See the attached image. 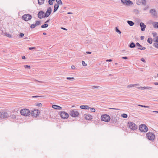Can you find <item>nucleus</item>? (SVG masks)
<instances>
[{
  "label": "nucleus",
  "mask_w": 158,
  "mask_h": 158,
  "mask_svg": "<svg viewBox=\"0 0 158 158\" xmlns=\"http://www.w3.org/2000/svg\"><path fill=\"white\" fill-rule=\"evenodd\" d=\"M127 126L131 129L135 130L137 128V126L134 123L129 122L127 123Z\"/></svg>",
  "instance_id": "nucleus-1"
},
{
  "label": "nucleus",
  "mask_w": 158,
  "mask_h": 158,
  "mask_svg": "<svg viewBox=\"0 0 158 158\" xmlns=\"http://www.w3.org/2000/svg\"><path fill=\"white\" fill-rule=\"evenodd\" d=\"M20 113L22 115L25 116H28L30 114L29 110L27 109H23L20 110Z\"/></svg>",
  "instance_id": "nucleus-2"
},
{
  "label": "nucleus",
  "mask_w": 158,
  "mask_h": 158,
  "mask_svg": "<svg viewBox=\"0 0 158 158\" xmlns=\"http://www.w3.org/2000/svg\"><path fill=\"white\" fill-rule=\"evenodd\" d=\"M139 130L141 132H146L148 131V129L145 125L141 124L139 126Z\"/></svg>",
  "instance_id": "nucleus-3"
},
{
  "label": "nucleus",
  "mask_w": 158,
  "mask_h": 158,
  "mask_svg": "<svg viewBox=\"0 0 158 158\" xmlns=\"http://www.w3.org/2000/svg\"><path fill=\"white\" fill-rule=\"evenodd\" d=\"M70 115L72 117H78L79 115V113L76 110H72L69 113Z\"/></svg>",
  "instance_id": "nucleus-4"
},
{
  "label": "nucleus",
  "mask_w": 158,
  "mask_h": 158,
  "mask_svg": "<svg viewBox=\"0 0 158 158\" xmlns=\"http://www.w3.org/2000/svg\"><path fill=\"white\" fill-rule=\"evenodd\" d=\"M110 119L109 116L107 114H105L101 116V120L106 122H108Z\"/></svg>",
  "instance_id": "nucleus-5"
},
{
  "label": "nucleus",
  "mask_w": 158,
  "mask_h": 158,
  "mask_svg": "<svg viewBox=\"0 0 158 158\" xmlns=\"http://www.w3.org/2000/svg\"><path fill=\"white\" fill-rule=\"evenodd\" d=\"M31 18V15L28 14H25L22 17V19L26 21L30 20Z\"/></svg>",
  "instance_id": "nucleus-6"
},
{
  "label": "nucleus",
  "mask_w": 158,
  "mask_h": 158,
  "mask_svg": "<svg viewBox=\"0 0 158 158\" xmlns=\"http://www.w3.org/2000/svg\"><path fill=\"white\" fill-rule=\"evenodd\" d=\"M40 113L39 110H33L31 111L30 112V114H31L32 116L36 118L39 115Z\"/></svg>",
  "instance_id": "nucleus-7"
},
{
  "label": "nucleus",
  "mask_w": 158,
  "mask_h": 158,
  "mask_svg": "<svg viewBox=\"0 0 158 158\" xmlns=\"http://www.w3.org/2000/svg\"><path fill=\"white\" fill-rule=\"evenodd\" d=\"M146 136L148 139L151 140H153L154 139L155 135L152 132H149L146 134Z\"/></svg>",
  "instance_id": "nucleus-8"
},
{
  "label": "nucleus",
  "mask_w": 158,
  "mask_h": 158,
  "mask_svg": "<svg viewBox=\"0 0 158 158\" xmlns=\"http://www.w3.org/2000/svg\"><path fill=\"white\" fill-rule=\"evenodd\" d=\"M9 116V115L6 112L3 111L0 112V119L6 118Z\"/></svg>",
  "instance_id": "nucleus-9"
},
{
  "label": "nucleus",
  "mask_w": 158,
  "mask_h": 158,
  "mask_svg": "<svg viewBox=\"0 0 158 158\" xmlns=\"http://www.w3.org/2000/svg\"><path fill=\"white\" fill-rule=\"evenodd\" d=\"M60 115L61 117L63 118H67L69 117V114L64 111H61L60 114Z\"/></svg>",
  "instance_id": "nucleus-10"
},
{
  "label": "nucleus",
  "mask_w": 158,
  "mask_h": 158,
  "mask_svg": "<svg viewBox=\"0 0 158 158\" xmlns=\"http://www.w3.org/2000/svg\"><path fill=\"white\" fill-rule=\"evenodd\" d=\"M52 12V8L49 7L48 8L47 11L45 13L44 17L47 18L51 14Z\"/></svg>",
  "instance_id": "nucleus-11"
},
{
  "label": "nucleus",
  "mask_w": 158,
  "mask_h": 158,
  "mask_svg": "<svg viewBox=\"0 0 158 158\" xmlns=\"http://www.w3.org/2000/svg\"><path fill=\"white\" fill-rule=\"evenodd\" d=\"M38 17L39 19L44 18L45 17H44L45 13L43 11H39L38 14Z\"/></svg>",
  "instance_id": "nucleus-12"
},
{
  "label": "nucleus",
  "mask_w": 158,
  "mask_h": 158,
  "mask_svg": "<svg viewBox=\"0 0 158 158\" xmlns=\"http://www.w3.org/2000/svg\"><path fill=\"white\" fill-rule=\"evenodd\" d=\"M150 12L152 15L154 17H157V14L156 10L154 9H152L150 10Z\"/></svg>",
  "instance_id": "nucleus-13"
},
{
  "label": "nucleus",
  "mask_w": 158,
  "mask_h": 158,
  "mask_svg": "<svg viewBox=\"0 0 158 158\" xmlns=\"http://www.w3.org/2000/svg\"><path fill=\"white\" fill-rule=\"evenodd\" d=\"M142 1H138L137 2V4L139 5H146V0H141Z\"/></svg>",
  "instance_id": "nucleus-14"
},
{
  "label": "nucleus",
  "mask_w": 158,
  "mask_h": 158,
  "mask_svg": "<svg viewBox=\"0 0 158 158\" xmlns=\"http://www.w3.org/2000/svg\"><path fill=\"white\" fill-rule=\"evenodd\" d=\"M121 2L127 5H129L130 4H132L131 1L130 0L127 1L126 0H121Z\"/></svg>",
  "instance_id": "nucleus-15"
},
{
  "label": "nucleus",
  "mask_w": 158,
  "mask_h": 158,
  "mask_svg": "<svg viewBox=\"0 0 158 158\" xmlns=\"http://www.w3.org/2000/svg\"><path fill=\"white\" fill-rule=\"evenodd\" d=\"M140 26L141 27V30L142 31H145V28L146 26L142 22H141L140 23Z\"/></svg>",
  "instance_id": "nucleus-16"
},
{
  "label": "nucleus",
  "mask_w": 158,
  "mask_h": 158,
  "mask_svg": "<svg viewBox=\"0 0 158 158\" xmlns=\"http://www.w3.org/2000/svg\"><path fill=\"white\" fill-rule=\"evenodd\" d=\"M136 45L139 47L138 48H137L139 49H140V50H144L146 49V48L144 47H142V46L139 43H137L136 44Z\"/></svg>",
  "instance_id": "nucleus-17"
},
{
  "label": "nucleus",
  "mask_w": 158,
  "mask_h": 158,
  "mask_svg": "<svg viewBox=\"0 0 158 158\" xmlns=\"http://www.w3.org/2000/svg\"><path fill=\"white\" fill-rule=\"evenodd\" d=\"M80 108L81 109L88 110L90 107L87 105H82L80 106Z\"/></svg>",
  "instance_id": "nucleus-18"
},
{
  "label": "nucleus",
  "mask_w": 158,
  "mask_h": 158,
  "mask_svg": "<svg viewBox=\"0 0 158 158\" xmlns=\"http://www.w3.org/2000/svg\"><path fill=\"white\" fill-rule=\"evenodd\" d=\"M85 118L88 120H90L92 119V116L91 115L89 114H85Z\"/></svg>",
  "instance_id": "nucleus-19"
},
{
  "label": "nucleus",
  "mask_w": 158,
  "mask_h": 158,
  "mask_svg": "<svg viewBox=\"0 0 158 158\" xmlns=\"http://www.w3.org/2000/svg\"><path fill=\"white\" fill-rule=\"evenodd\" d=\"M52 107L56 110H60L62 109V107L56 105H53L52 106Z\"/></svg>",
  "instance_id": "nucleus-20"
},
{
  "label": "nucleus",
  "mask_w": 158,
  "mask_h": 158,
  "mask_svg": "<svg viewBox=\"0 0 158 158\" xmlns=\"http://www.w3.org/2000/svg\"><path fill=\"white\" fill-rule=\"evenodd\" d=\"M117 122V119L114 117L113 118L111 119V123L113 124H115Z\"/></svg>",
  "instance_id": "nucleus-21"
},
{
  "label": "nucleus",
  "mask_w": 158,
  "mask_h": 158,
  "mask_svg": "<svg viewBox=\"0 0 158 158\" xmlns=\"http://www.w3.org/2000/svg\"><path fill=\"white\" fill-rule=\"evenodd\" d=\"M136 45V44H135L134 42H131L129 45V47L131 48H135Z\"/></svg>",
  "instance_id": "nucleus-22"
},
{
  "label": "nucleus",
  "mask_w": 158,
  "mask_h": 158,
  "mask_svg": "<svg viewBox=\"0 0 158 158\" xmlns=\"http://www.w3.org/2000/svg\"><path fill=\"white\" fill-rule=\"evenodd\" d=\"M128 24L131 26H133L134 24V23L131 21H127Z\"/></svg>",
  "instance_id": "nucleus-23"
},
{
  "label": "nucleus",
  "mask_w": 158,
  "mask_h": 158,
  "mask_svg": "<svg viewBox=\"0 0 158 158\" xmlns=\"http://www.w3.org/2000/svg\"><path fill=\"white\" fill-rule=\"evenodd\" d=\"M59 7V5L58 4H56L55 5L54 7V12H56L58 9Z\"/></svg>",
  "instance_id": "nucleus-24"
},
{
  "label": "nucleus",
  "mask_w": 158,
  "mask_h": 158,
  "mask_svg": "<svg viewBox=\"0 0 158 158\" xmlns=\"http://www.w3.org/2000/svg\"><path fill=\"white\" fill-rule=\"evenodd\" d=\"M152 24L154 28H158V22H154Z\"/></svg>",
  "instance_id": "nucleus-25"
},
{
  "label": "nucleus",
  "mask_w": 158,
  "mask_h": 158,
  "mask_svg": "<svg viewBox=\"0 0 158 158\" xmlns=\"http://www.w3.org/2000/svg\"><path fill=\"white\" fill-rule=\"evenodd\" d=\"M38 3L40 5H41L44 3V0H38Z\"/></svg>",
  "instance_id": "nucleus-26"
},
{
  "label": "nucleus",
  "mask_w": 158,
  "mask_h": 158,
  "mask_svg": "<svg viewBox=\"0 0 158 158\" xmlns=\"http://www.w3.org/2000/svg\"><path fill=\"white\" fill-rule=\"evenodd\" d=\"M137 84H130L127 85V87L128 88H130L132 87H134L137 85Z\"/></svg>",
  "instance_id": "nucleus-27"
},
{
  "label": "nucleus",
  "mask_w": 158,
  "mask_h": 158,
  "mask_svg": "<svg viewBox=\"0 0 158 158\" xmlns=\"http://www.w3.org/2000/svg\"><path fill=\"white\" fill-rule=\"evenodd\" d=\"M152 38H149L147 40V42L150 44H152Z\"/></svg>",
  "instance_id": "nucleus-28"
},
{
  "label": "nucleus",
  "mask_w": 158,
  "mask_h": 158,
  "mask_svg": "<svg viewBox=\"0 0 158 158\" xmlns=\"http://www.w3.org/2000/svg\"><path fill=\"white\" fill-rule=\"evenodd\" d=\"M58 5H62V2L61 0H56Z\"/></svg>",
  "instance_id": "nucleus-29"
},
{
  "label": "nucleus",
  "mask_w": 158,
  "mask_h": 158,
  "mask_svg": "<svg viewBox=\"0 0 158 158\" xmlns=\"http://www.w3.org/2000/svg\"><path fill=\"white\" fill-rule=\"evenodd\" d=\"M153 46L155 48L158 49V42H156L153 44Z\"/></svg>",
  "instance_id": "nucleus-30"
},
{
  "label": "nucleus",
  "mask_w": 158,
  "mask_h": 158,
  "mask_svg": "<svg viewBox=\"0 0 158 158\" xmlns=\"http://www.w3.org/2000/svg\"><path fill=\"white\" fill-rule=\"evenodd\" d=\"M115 31L116 32H117L119 34H120L121 33V32L118 29V28L117 27H115Z\"/></svg>",
  "instance_id": "nucleus-31"
},
{
  "label": "nucleus",
  "mask_w": 158,
  "mask_h": 158,
  "mask_svg": "<svg viewBox=\"0 0 158 158\" xmlns=\"http://www.w3.org/2000/svg\"><path fill=\"white\" fill-rule=\"evenodd\" d=\"M92 88L93 89H94L95 88H97L98 89H100L101 88V87L99 86H93L92 87Z\"/></svg>",
  "instance_id": "nucleus-32"
},
{
  "label": "nucleus",
  "mask_w": 158,
  "mask_h": 158,
  "mask_svg": "<svg viewBox=\"0 0 158 158\" xmlns=\"http://www.w3.org/2000/svg\"><path fill=\"white\" fill-rule=\"evenodd\" d=\"M48 26V24L46 23H45L44 24L42 25L41 26L42 28H46Z\"/></svg>",
  "instance_id": "nucleus-33"
},
{
  "label": "nucleus",
  "mask_w": 158,
  "mask_h": 158,
  "mask_svg": "<svg viewBox=\"0 0 158 158\" xmlns=\"http://www.w3.org/2000/svg\"><path fill=\"white\" fill-rule=\"evenodd\" d=\"M10 117L11 118L13 119H15L16 118V116L14 114H12L10 115Z\"/></svg>",
  "instance_id": "nucleus-34"
},
{
  "label": "nucleus",
  "mask_w": 158,
  "mask_h": 158,
  "mask_svg": "<svg viewBox=\"0 0 158 158\" xmlns=\"http://www.w3.org/2000/svg\"><path fill=\"white\" fill-rule=\"evenodd\" d=\"M122 116L124 118H126L127 117V115L126 114H123L122 115Z\"/></svg>",
  "instance_id": "nucleus-35"
},
{
  "label": "nucleus",
  "mask_w": 158,
  "mask_h": 158,
  "mask_svg": "<svg viewBox=\"0 0 158 158\" xmlns=\"http://www.w3.org/2000/svg\"><path fill=\"white\" fill-rule=\"evenodd\" d=\"M40 24V22L39 21H37L35 23V26L39 25Z\"/></svg>",
  "instance_id": "nucleus-36"
},
{
  "label": "nucleus",
  "mask_w": 158,
  "mask_h": 158,
  "mask_svg": "<svg viewBox=\"0 0 158 158\" xmlns=\"http://www.w3.org/2000/svg\"><path fill=\"white\" fill-rule=\"evenodd\" d=\"M24 67L25 69H30L31 68V67L28 65H25L24 66Z\"/></svg>",
  "instance_id": "nucleus-37"
},
{
  "label": "nucleus",
  "mask_w": 158,
  "mask_h": 158,
  "mask_svg": "<svg viewBox=\"0 0 158 158\" xmlns=\"http://www.w3.org/2000/svg\"><path fill=\"white\" fill-rule=\"evenodd\" d=\"M36 26H35V24H31V26H30V27L31 28H34Z\"/></svg>",
  "instance_id": "nucleus-38"
},
{
  "label": "nucleus",
  "mask_w": 158,
  "mask_h": 158,
  "mask_svg": "<svg viewBox=\"0 0 158 158\" xmlns=\"http://www.w3.org/2000/svg\"><path fill=\"white\" fill-rule=\"evenodd\" d=\"M52 1V0H49L48 1L49 4L50 5H52L53 4Z\"/></svg>",
  "instance_id": "nucleus-39"
},
{
  "label": "nucleus",
  "mask_w": 158,
  "mask_h": 158,
  "mask_svg": "<svg viewBox=\"0 0 158 158\" xmlns=\"http://www.w3.org/2000/svg\"><path fill=\"white\" fill-rule=\"evenodd\" d=\"M134 12L136 14H138L139 13V10L137 9H134Z\"/></svg>",
  "instance_id": "nucleus-40"
},
{
  "label": "nucleus",
  "mask_w": 158,
  "mask_h": 158,
  "mask_svg": "<svg viewBox=\"0 0 158 158\" xmlns=\"http://www.w3.org/2000/svg\"><path fill=\"white\" fill-rule=\"evenodd\" d=\"M139 106H140L142 107H144V108H149V106H144V105H138Z\"/></svg>",
  "instance_id": "nucleus-41"
},
{
  "label": "nucleus",
  "mask_w": 158,
  "mask_h": 158,
  "mask_svg": "<svg viewBox=\"0 0 158 158\" xmlns=\"http://www.w3.org/2000/svg\"><path fill=\"white\" fill-rule=\"evenodd\" d=\"M138 88L139 89H141L142 90H143V89H146V87L145 86L143 87H139Z\"/></svg>",
  "instance_id": "nucleus-42"
},
{
  "label": "nucleus",
  "mask_w": 158,
  "mask_h": 158,
  "mask_svg": "<svg viewBox=\"0 0 158 158\" xmlns=\"http://www.w3.org/2000/svg\"><path fill=\"white\" fill-rule=\"evenodd\" d=\"M90 111L92 112H94L95 111V110L94 108H90Z\"/></svg>",
  "instance_id": "nucleus-43"
},
{
  "label": "nucleus",
  "mask_w": 158,
  "mask_h": 158,
  "mask_svg": "<svg viewBox=\"0 0 158 158\" xmlns=\"http://www.w3.org/2000/svg\"><path fill=\"white\" fill-rule=\"evenodd\" d=\"M68 80H74V77H67L66 78Z\"/></svg>",
  "instance_id": "nucleus-44"
},
{
  "label": "nucleus",
  "mask_w": 158,
  "mask_h": 158,
  "mask_svg": "<svg viewBox=\"0 0 158 158\" xmlns=\"http://www.w3.org/2000/svg\"><path fill=\"white\" fill-rule=\"evenodd\" d=\"M82 63L83 66H86L87 65L86 64L85 62L84 61H82Z\"/></svg>",
  "instance_id": "nucleus-45"
},
{
  "label": "nucleus",
  "mask_w": 158,
  "mask_h": 158,
  "mask_svg": "<svg viewBox=\"0 0 158 158\" xmlns=\"http://www.w3.org/2000/svg\"><path fill=\"white\" fill-rule=\"evenodd\" d=\"M152 89V87L147 86L146 87V89L151 90Z\"/></svg>",
  "instance_id": "nucleus-46"
},
{
  "label": "nucleus",
  "mask_w": 158,
  "mask_h": 158,
  "mask_svg": "<svg viewBox=\"0 0 158 158\" xmlns=\"http://www.w3.org/2000/svg\"><path fill=\"white\" fill-rule=\"evenodd\" d=\"M155 40L154 41L155 42H158V36L155 38Z\"/></svg>",
  "instance_id": "nucleus-47"
},
{
  "label": "nucleus",
  "mask_w": 158,
  "mask_h": 158,
  "mask_svg": "<svg viewBox=\"0 0 158 158\" xmlns=\"http://www.w3.org/2000/svg\"><path fill=\"white\" fill-rule=\"evenodd\" d=\"M42 105V104L41 103H38L36 104V106H40Z\"/></svg>",
  "instance_id": "nucleus-48"
},
{
  "label": "nucleus",
  "mask_w": 158,
  "mask_h": 158,
  "mask_svg": "<svg viewBox=\"0 0 158 158\" xmlns=\"http://www.w3.org/2000/svg\"><path fill=\"white\" fill-rule=\"evenodd\" d=\"M24 35V34L23 33H21L19 34V36L21 37H23Z\"/></svg>",
  "instance_id": "nucleus-49"
},
{
  "label": "nucleus",
  "mask_w": 158,
  "mask_h": 158,
  "mask_svg": "<svg viewBox=\"0 0 158 158\" xmlns=\"http://www.w3.org/2000/svg\"><path fill=\"white\" fill-rule=\"evenodd\" d=\"M6 35L8 37H11V35L9 34L6 33Z\"/></svg>",
  "instance_id": "nucleus-50"
},
{
  "label": "nucleus",
  "mask_w": 158,
  "mask_h": 158,
  "mask_svg": "<svg viewBox=\"0 0 158 158\" xmlns=\"http://www.w3.org/2000/svg\"><path fill=\"white\" fill-rule=\"evenodd\" d=\"M36 48H35V47H29V50H32L33 49H35Z\"/></svg>",
  "instance_id": "nucleus-51"
},
{
  "label": "nucleus",
  "mask_w": 158,
  "mask_h": 158,
  "mask_svg": "<svg viewBox=\"0 0 158 158\" xmlns=\"http://www.w3.org/2000/svg\"><path fill=\"white\" fill-rule=\"evenodd\" d=\"M141 60L144 63L146 62L145 59L143 58H142Z\"/></svg>",
  "instance_id": "nucleus-52"
},
{
  "label": "nucleus",
  "mask_w": 158,
  "mask_h": 158,
  "mask_svg": "<svg viewBox=\"0 0 158 158\" xmlns=\"http://www.w3.org/2000/svg\"><path fill=\"white\" fill-rule=\"evenodd\" d=\"M122 59H125V60H126V59H128V57L127 56H124V57H122Z\"/></svg>",
  "instance_id": "nucleus-53"
},
{
  "label": "nucleus",
  "mask_w": 158,
  "mask_h": 158,
  "mask_svg": "<svg viewBox=\"0 0 158 158\" xmlns=\"http://www.w3.org/2000/svg\"><path fill=\"white\" fill-rule=\"evenodd\" d=\"M71 68L73 69H74L75 68V67L74 65H72L71 66Z\"/></svg>",
  "instance_id": "nucleus-54"
},
{
  "label": "nucleus",
  "mask_w": 158,
  "mask_h": 158,
  "mask_svg": "<svg viewBox=\"0 0 158 158\" xmlns=\"http://www.w3.org/2000/svg\"><path fill=\"white\" fill-rule=\"evenodd\" d=\"M106 61L107 62H111L112 61V60L111 59H108L106 60Z\"/></svg>",
  "instance_id": "nucleus-55"
},
{
  "label": "nucleus",
  "mask_w": 158,
  "mask_h": 158,
  "mask_svg": "<svg viewBox=\"0 0 158 158\" xmlns=\"http://www.w3.org/2000/svg\"><path fill=\"white\" fill-rule=\"evenodd\" d=\"M140 38L141 40H143L144 39V36H141Z\"/></svg>",
  "instance_id": "nucleus-56"
},
{
  "label": "nucleus",
  "mask_w": 158,
  "mask_h": 158,
  "mask_svg": "<svg viewBox=\"0 0 158 158\" xmlns=\"http://www.w3.org/2000/svg\"><path fill=\"white\" fill-rule=\"evenodd\" d=\"M61 29L64 30H67V29L66 28L64 27H61Z\"/></svg>",
  "instance_id": "nucleus-57"
},
{
  "label": "nucleus",
  "mask_w": 158,
  "mask_h": 158,
  "mask_svg": "<svg viewBox=\"0 0 158 158\" xmlns=\"http://www.w3.org/2000/svg\"><path fill=\"white\" fill-rule=\"evenodd\" d=\"M86 53L87 54H90L91 53V52H86Z\"/></svg>",
  "instance_id": "nucleus-58"
},
{
  "label": "nucleus",
  "mask_w": 158,
  "mask_h": 158,
  "mask_svg": "<svg viewBox=\"0 0 158 158\" xmlns=\"http://www.w3.org/2000/svg\"><path fill=\"white\" fill-rule=\"evenodd\" d=\"M22 58L23 59H24L26 58V57L25 56H23Z\"/></svg>",
  "instance_id": "nucleus-59"
},
{
  "label": "nucleus",
  "mask_w": 158,
  "mask_h": 158,
  "mask_svg": "<svg viewBox=\"0 0 158 158\" xmlns=\"http://www.w3.org/2000/svg\"><path fill=\"white\" fill-rule=\"evenodd\" d=\"M40 97V96H33V98H37V97Z\"/></svg>",
  "instance_id": "nucleus-60"
},
{
  "label": "nucleus",
  "mask_w": 158,
  "mask_h": 158,
  "mask_svg": "<svg viewBox=\"0 0 158 158\" xmlns=\"http://www.w3.org/2000/svg\"><path fill=\"white\" fill-rule=\"evenodd\" d=\"M154 84L155 85H158V82H154Z\"/></svg>",
  "instance_id": "nucleus-61"
},
{
  "label": "nucleus",
  "mask_w": 158,
  "mask_h": 158,
  "mask_svg": "<svg viewBox=\"0 0 158 158\" xmlns=\"http://www.w3.org/2000/svg\"><path fill=\"white\" fill-rule=\"evenodd\" d=\"M110 109H114V110H119V109H116V108H109Z\"/></svg>",
  "instance_id": "nucleus-62"
},
{
  "label": "nucleus",
  "mask_w": 158,
  "mask_h": 158,
  "mask_svg": "<svg viewBox=\"0 0 158 158\" xmlns=\"http://www.w3.org/2000/svg\"><path fill=\"white\" fill-rule=\"evenodd\" d=\"M49 21H50V20L49 19H48V20L45 22V23H48L49 22Z\"/></svg>",
  "instance_id": "nucleus-63"
},
{
  "label": "nucleus",
  "mask_w": 158,
  "mask_h": 158,
  "mask_svg": "<svg viewBox=\"0 0 158 158\" xmlns=\"http://www.w3.org/2000/svg\"><path fill=\"white\" fill-rule=\"evenodd\" d=\"M67 14H73V13H72V12H68V13H67Z\"/></svg>",
  "instance_id": "nucleus-64"
}]
</instances>
